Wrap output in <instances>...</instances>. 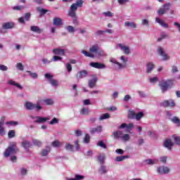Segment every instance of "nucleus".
<instances>
[{
  "label": "nucleus",
  "mask_w": 180,
  "mask_h": 180,
  "mask_svg": "<svg viewBox=\"0 0 180 180\" xmlns=\"http://www.w3.org/2000/svg\"><path fill=\"white\" fill-rule=\"evenodd\" d=\"M15 136V130H10L8 132V139H13Z\"/></svg>",
  "instance_id": "49530a36"
},
{
  "label": "nucleus",
  "mask_w": 180,
  "mask_h": 180,
  "mask_svg": "<svg viewBox=\"0 0 180 180\" xmlns=\"http://www.w3.org/2000/svg\"><path fill=\"white\" fill-rule=\"evenodd\" d=\"M61 60H63V58L61 56H53L51 61H61Z\"/></svg>",
  "instance_id": "603ef678"
},
{
  "label": "nucleus",
  "mask_w": 180,
  "mask_h": 180,
  "mask_svg": "<svg viewBox=\"0 0 180 180\" xmlns=\"http://www.w3.org/2000/svg\"><path fill=\"white\" fill-rule=\"evenodd\" d=\"M58 123V119L54 117L53 119H52V120L49 122V124H57Z\"/></svg>",
  "instance_id": "680f3d73"
},
{
  "label": "nucleus",
  "mask_w": 180,
  "mask_h": 180,
  "mask_svg": "<svg viewBox=\"0 0 180 180\" xmlns=\"http://www.w3.org/2000/svg\"><path fill=\"white\" fill-rule=\"evenodd\" d=\"M158 53L159 55L162 57L163 61H167V60H169V56L164 51V49L162 47H159L158 49Z\"/></svg>",
  "instance_id": "1a4fd4ad"
},
{
  "label": "nucleus",
  "mask_w": 180,
  "mask_h": 180,
  "mask_svg": "<svg viewBox=\"0 0 180 180\" xmlns=\"http://www.w3.org/2000/svg\"><path fill=\"white\" fill-rule=\"evenodd\" d=\"M22 147H24V148L27 149V148H30V147H32V143H30V142H29V141H24L22 143Z\"/></svg>",
  "instance_id": "37998d69"
},
{
  "label": "nucleus",
  "mask_w": 180,
  "mask_h": 180,
  "mask_svg": "<svg viewBox=\"0 0 180 180\" xmlns=\"http://www.w3.org/2000/svg\"><path fill=\"white\" fill-rule=\"evenodd\" d=\"M110 117V114L104 113L99 116L98 120L102 122L103 120H106V119H109Z\"/></svg>",
  "instance_id": "c756f323"
},
{
  "label": "nucleus",
  "mask_w": 180,
  "mask_h": 180,
  "mask_svg": "<svg viewBox=\"0 0 180 180\" xmlns=\"http://www.w3.org/2000/svg\"><path fill=\"white\" fill-rule=\"evenodd\" d=\"M136 144L139 146H143V144H144V139L143 138L139 139Z\"/></svg>",
  "instance_id": "69168bd1"
},
{
  "label": "nucleus",
  "mask_w": 180,
  "mask_h": 180,
  "mask_svg": "<svg viewBox=\"0 0 180 180\" xmlns=\"http://www.w3.org/2000/svg\"><path fill=\"white\" fill-rule=\"evenodd\" d=\"M97 160L101 165H103L105 164V160H106V155H105V153L98 155Z\"/></svg>",
  "instance_id": "f3484780"
},
{
  "label": "nucleus",
  "mask_w": 180,
  "mask_h": 180,
  "mask_svg": "<svg viewBox=\"0 0 180 180\" xmlns=\"http://www.w3.org/2000/svg\"><path fill=\"white\" fill-rule=\"evenodd\" d=\"M84 5V0H77L75 3L72 4L70 6V11L68 12V16L73 18V23H77V10L78 8H82Z\"/></svg>",
  "instance_id": "f257e3e1"
},
{
  "label": "nucleus",
  "mask_w": 180,
  "mask_h": 180,
  "mask_svg": "<svg viewBox=\"0 0 180 180\" xmlns=\"http://www.w3.org/2000/svg\"><path fill=\"white\" fill-rule=\"evenodd\" d=\"M53 147H60V141H55L52 143Z\"/></svg>",
  "instance_id": "774afa93"
},
{
  "label": "nucleus",
  "mask_w": 180,
  "mask_h": 180,
  "mask_svg": "<svg viewBox=\"0 0 180 180\" xmlns=\"http://www.w3.org/2000/svg\"><path fill=\"white\" fill-rule=\"evenodd\" d=\"M32 143L34 146H37V147L41 146V141L37 140V139H33Z\"/></svg>",
  "instance_id": "8fccbe9b"
},
{
  "label": "nucleus",
  "mask_w": 180,
  "mask_h": 180,
  "mask_svg": "<svg viewBox=\"0 0 180 180\" xmlns=\"http://www.w3.org/2000/svg\"><path fill=\"white\" fill-rule=\"evenodd\" d=\"M133 127H134V124L133 123H129V124L123 123L120 126V129H125V131H127V133L131 131V130H133Z\"/></svg>",
  "instance_id": "6e6552de"
},
{
  "label": "nucleus",
  "mask_w": 180,
  "mask_h": 180,
  "mask_svg": "<svg viewBox=\"0 0 180 180\" xmlns=\"http://www.w3.org/2000/svg\"><path fill=\"white\" fill-rule=\"evenodd\" d=\"M127 158H129V156L124 155V156H118L115 158V161L117 162H121V161H124Z\"/></svg>",
  "instance_id": "58836bf2"
},
{
  "label": "nucleus",
  "mask_w": 180,
  "mask_h": 180,
  "mask_svg": "<svg viewBox=\"0 0 180 180\" xmlns=\"http://www.w3.org/2000/svg\"><path fill=\"white\" fill-rule=\"evenodd\" d=\"M159 85L162 92H167V91L168 90V88L169 87V84H168V82L165 80H162L160 82Z\"/></svg>",
  "instance_id": "9b49d317"
},
{
  "label": "nucleus",
  "mask_w": 180,
  "mask_h": 180,
  "mask_svg": "<svg viewBox=\"0 0 180 180\" xmlns=\"http://www.w3.org/2000/svg\"><path fill=\"white\" fill-rule=\"evenodd\" d=\"M167 156H162L160 158V162H162V164H166L167 163Z\"/></svg>",
  "instance_id": "bf43d9fd"
},
{
  "label": "nucleus",
  "mask_w": 180,
  "mask_h": 180,
  "mask_svg": "<svg viewBox=\"0 0 180 180\" xmlns=\"http://www.w3.org/2000/svg\"><path fill=\"white\" fill-rule=\"evenodd\" d=\"M16 68H18V70H20V71H23L24 67H23V65L22 64V63H17Z\"/></svg>",
  "instance_id": "4d7b16f0"
},
{
  "label": "nucleus",
  "mask_w": 180,
  "mask_h": 180,
  "mask_svg": "<svg viewBox=\"0 0 180 180\" xmlns=\"http://www.w3.org/2000/svg\"><path fill=\"white\" fill-rule=\"evenodd\" d=\"M85 179V176L79 175V174H76L75 175V178H68L67 180H82Z\"/></svg>",
  "instance_id": "473e14b6"
},
{
  "label": "nucleus",
  "mask_w": 180,
  "mask_h": 180,
  "mask_svg": "<svg viewBox=\"0 0 180 180\" xmlns=\"http://www.w3.org/2000/svg\"><path fill=\"white\" fill-rule=\"evenodd\" d=\"M0 136H5V128H4V121L0 122Z\"/></svg>",
  "instance_id": "c9c22d12"
},
{
  "label": "nucleus",
  "mask_w": 180,
  "mask_h": 180,
  "mask_svg": "<svg viewBox=\"0 0 180 180\" xmlns=\"http://www.w3.org/2000/svg\"><path fill=\"white\" fill-rule=\"evenodd\" d=\"M124 26L126 27H132V29H136L137 27V25H136V23H134V22L129 21L124 22Z\"/></svg>",
  "instance_id": "c85d7f7f"
},
{
  "label": "nucleus",
  "mask_w": 180,
  "mask_h": 180,
  "mask_svg": "<svg viewBox=\"0 0 180 180\" xmlns=\"http://www.w3.org/2000/svg\"><path fill=\"white\" fill-rule=\"evenodd\" d=\"M88 75V71L86 70H83L79 71L77 75V79H81L82 78H85Z\"/></svg>",
  "instance_id": "dca6fc26"
},
{
  "label": "nucleus",
  "mask_w": 180,
  "mask_h": 180,
  "mask_svg": "<svg viewBox=\"0 0 180 180\" xmlns=\"http://www.w3.org/2000/svg\"><path fill=\"white\" fill-rule=\"evenodd\" d=\"M98 82V77L94 76L91 79L89 80V88H95L96 86V82Z\"/></svg>",
  "instance_id": "2eb2a0df"
},
{
  "label": "nucleus",
  "mask_w": 180,
  "mask_h": 180,
  "mask_svg": "<svg viewBox=\"0 0 180 180\" xmlns=\"http://www.w3.org/2000/svg\"><path fill=\"white\" fill-rule=\"evenodd\" d=\"M159 174H168L169 172V168L165 166L160 167L158 169Z\"/></svg>",
  "instance_id": "6ab92c4d"
},
{
  "label": "nucleus",
  "mask_w": 180,
  "mask_h": 180,
  "mask_svg": "<svg viewBox=\"0 0 180 180\" xmlns=\"http://www.w3.org/2000/svg\"><path fill=\"white\" fill-rule=\"evenodd\" d=\"M171 8V3H167L162 6V8H160L158 11V14L159 16H162V15H165V13H167V11H169Z\"/></svg>",
  "instance_id": "39448f33"
},
{
  "label": "nucleus",
  "mask_w": 180,
  "mask_h": 180,
  "mask_svg": "<svg viewBox=\"0 0 180 180\" xmlns=\"http://www.w3.org/2000/svg\"><path fill=\"white\" fill-rule=\"evenodd\" d=\"M80 115L87 116V115H89V109L86 108H82V110H80Z\"/></svg>",
  "instance_id": "72a5a7b5"
},
{
  "label": "nucleus",
  "mask_w": 180,
  "mask_h": 180,
  "mask_svg": "<svg viewBox=\"0 0 180 180\" xmlns=\"http://www.w3.org/2000/svg\"><path fill=\"white\" fill-rule=\"evenodd\" d=\"M128 117L129 119H136V112H134V110H129L128 112Z\"/></svg>",
  "instance_id": "a19ab883"
},
{
  "label": "nucleus",
  "mask_w": 180,
  "mask_h": 180,
  "mask_svg": "<svg viewBox=\"0 0 180 180\" xmlns=\"http://www.w3.org/2000/svg\"><path fill=\"white\" fill-rule=\"evenodd\" d=\"M65 66L68 72H71L72 71V66L71 65V63H67Z\"/></svg>",
  "instance_id": "13d9d810"
},
{
  "label": "nucleus",
  "mask_w": 180,
  "mask_h": 180,
  "mask_svg": "<svg viewBox=\"0 0 180 180\" xmlns=\"http://www.w3.org/2000/svg\"><path fill=\"white\" fill-rule=\"evenodd\" d=\"M51 148L50 146H47L45 149H42L41 152V155L42 157H46V155H49V153H50Z\"/></svg>",
  "instance_id": "bb28decb"
},
{
  "label": "nucleus",
  "mask_w": 180,
  "mask_h": 180,
  "mask_svg": "<svg viewBox=\"0 0 180 180\" xmlns=\"http://www.w3.org/2000/svg\"><path fill=\"white\" fill-rule=\"evenodd\" d=\"M31 119L34 120V123L38 124L46 123L47 120H50V118L49 117H43L40 116H32Z\"/></svg>",
  "instance_id": "423d86ee"
},
{
  "label": "nucleus",
  "mask_w": 180,
  "mask_h": 180,
  "mask_svg": "<svg viewBox=\"0 0 180 180\" xmlns=\"http://www.w3.org/2000/svg\"><path fill=\"white\" fill-rule=\"evenodd\" d=\"M34 109H35V110L39 112V110H41L43 109V107H41V105H40L39 103H37L36 104H34Z\"/></svg>",
  "instance_id": "5fc2aeb1"
},
{
  "label": "nucleus",
  "mask_w": 180,
  "mask_h": 180,
  "mask_svg": "<svg viewBox=\"0 0 180 180\" xmlns=\"http://www.w3.org/2000/svg\"><path fill=\"white\" fill-rule=\"evenodd\" d=\"M102 132V126H98L97 127L91 128L90 129L91 134H95V133Z\"/></svg>",
  "instance_id": "b1692460"
},
{
  "label": "nucleus",
  "mask_w": 180,
  "mask_h": 180,
  "mask_svg": "<svg viewBox=\"0 0 180 180\" xmlns=\"http://www.w3.org/2000/svg\"><path fill=\"white\" fill-rule=\"evenodd\" d=\"M149 80H150V82H151V84H155V82H157L158 81V77H150Z\"/></svg>",
  "instance_id": "e2e57ef3"
},
{
  "label": "nucleus",
  "mask_w": 180,
  "mask_h": 180,
  "mask_svg": "<svg viewBox=\"0 0 180 180\" xmlns=\"http://www.w3.org/2000/svg\"><path fill=\"white\" fill-rule=\"evenodd\" d=\"M97 146L101 147V148H107L106 144L103 142V141H100L97 143Z\"/></svg>",
  "instance_id": "de8ad7c7"
},
{
  "label": "nucleus",
  "mask_w": 180,
  "mask_h": 180,
  "mask_svg": "<svg viewBox=\"0 0 180 180\" xmlns=\"http://www.w3.org/2000/svg\"><path fill=\"white\" fill-rule=\"evenodd\" d=\"M102 15L108 18H112V16H113V14H112V12L110 11L104 12L102 13Z\"/></svg>",
  "instance_id": "6e6d98bb"
},
{
  "label": "nucleus",
  "mask_w": 180,
  "mask_h": 180,
  "mask_svg": "<svg viewBox=\"0 0 180 180\" xmlns=\"http://www.w3.org/2000/svg\"><path fill=\"white\" fill-rule=\"evenodd\" d=\"M120 60L122 63L116 61L115 60H113V64H115V68L117 71H120V70H124L127 67V61H129V58L124 56H122L120 57Z\"/></svg>",
  "instance_id": "f03ea898"
},
{
  "label": "nucleus",
  "mask_w": 180,
  "mask_h": 180,
  "mask_svg": "<svg viewBox=\"0 0 180 180\" xmlns=\"http://www.w3.org/2000/svg\"><path fill=\"white\" fill-rule=\"evenodd\" d=\"M37 12H39L40 16H43V15H46L47 12H49V10L42 8L41 7H37Z\"/></svg>",
  "instance_id": "2f4dec72"
},
{
  "label": "nucleus",
  "mask_w": 180,
  "mask_h": 180,
  "mask_svg": "<svg viewBox=\"0 0 180 180\" xmlns=\"http://www.w3.org/2000/svg\"><path fill=\"white\" fill-rule=\"evenodd\" d=\"M162 106H170L172 108H174V106H175V103L174 102V100H166L162 103Z\"/></svg>",
  "instance_id": "a211bd4d"
},
{
  "label": "nucleus",
  "mask_w": 180,
  "mask_h": 180,
  "mask_svg": "<svg viewBox=\"0 0 180 180\" xmlns=\"http://www.w3.org/2000/svg\"><path fill=\"white\" fill-rule=\"evenodd\" d=\"M119 138L123 143H127L130 140V135L129 134H125L124 135L120 136Z\"/></svg>",
  "instance_id": "393cba45"
},
{
  "label": "nucleus",
  "mask_w": 180,
  "mask_h": 180,
  "mask_svg": "<svg viewBox=\"0 0 180 180\" xmlns=\"http://www.w3.org/2000/svg\"><path fill=\"white\" fill-rule=\"evenodd\" d=\"M65 149L67 150V151H74V145L71 143H66L65 146Z\"/></svg>",
  "instance_id": "f704fd0d"
},
{
  "label": "nucleus",
  "mask_w": 180,
  "mask_h": 180,
  "mask_svg": "<svg viewBox=\"0 0 180 180\" xmlns=\"http://www.w3.org/2000/svg\"><path fill=\"white\" fill-rule=\"evenodd\" d=\"M90 66L93 67V68H97V70H103V68H106V65H105V64L98 62L91 63Z\"/></svg>",
  "instance_id": "9d476101"
},
{
  "label": "nucleus",
  "mask_w": 180,
  "mask_h": 180,
  "mask_svg": "<svg viewBox=\"0 0 180 180\" xmlns=\"http://www.w3.org/2000/svg\"><path fill=\"white\" fill-rule=\"evenodd\" d=\"M172 139L174 143H176V144H177L178 146H180V136H178L176 135H173Z\"/></svg>",
  "instance_id": "c03bdc74"
},
{
  "label": "nucleus",
  "mask_w": 180,
  "mask_h": 180,
  "mask_svg": "<svg viewBox=\"0 0 180 180\" xmlns=\"http://www.w3.org/2000/svg\"><path fill=\"white\" fill-rule=\"evenodd\" d=\"M53 25L54 26H62L63 25V19L56 17L53 18Z\"/></svg>",
  "instance_id": "aec40b11"
},
{
  "label": "nucleus",
  "mask_w": 180,
  "mask_h": 180,
  "mask_svg": "<svg viewBox=\"0 0 180 180\" xmlns=\"http://www.w3.org/2000/svg\"><path fill=\"white\" fill-rule=\"evenodd\" d=\"M24 106L27 110H33L34 109V104L32 102L27 101L24 104Z\"/></svg>",
  "instance_id": "412c9836"
},
{
  "label": "nucleus",
  "mask_w": 180,
  "mask_h": 180,
  "mask_svg": "<svg viewBox=\"0 0 180 180\" xmlns=\"http://www.w3.org/2000/svg\"><path fill=\"white\" fill-rule=\"evenodd\" d=\"M98 172L101 174H106V172H108V169H106V166L103 165H101L99 170H98Z\"/></svg>",
  "instance_id": "4c0bfd02"
},
{
  "label": "nucleus",
  "mask_w": 180,
  "mask_h": 180,
  "mask_svg": "<svg viewBox=\"0 0 180 180\" xmlns=\"http://www.w3.org/2000/svg\"><path fill=\"white\" fill-rule=\"evenodd\" d=\"M44 103L46 105H53L54 103V101L52 99H46L44 101Z\"/></svg>",
  "instance_id": "0e129e2a"
},
{
  "label": "nucleus",
  "mask_w": 180,
  "mask_h": 180,
  "mask_svg": "<svg viewBox=\"0 0 180 180\" xmlns=\"http://www.w3.org/2000/svg\"><path fill=\"white\" fill-rule=\"evenodd\" d=\"M53 77L54 76L50 73H46L44 75V77L49 81V83L54 79Z\"/></svg>",
  "instance_id": "ea45409f"
},
{
  "label": "nucleus",
  "mask_w": 180,
  "mask_h": 180,
  "mask_svg": "<svg viewBox=\"0 0 180 180\" xmlns=\"http://www.w3.org/2000/svg\"><path fill=\"white\" fill-rule=\"evenodd\" d=\"M18 151H19V149H18V147H16V142H12L10 143L8 148L6 149L4 155L6 157V158H8V157H10V155L16 154Z\"/></svg>",
  "instance_id": "7ed1b4c3"
},
{
  "label": "nucleus",
  "mask_w": 180,
  "mask_h": 180,
  "mask_svg": "<svg viewBox=\"0 0 180 180\" xmlns=\"http://www.w3.org/2000/svg\"><path fill=\"white\" fill-rule=\"evenodd\" d=\"M66 30H68L69 33H75V29L71 25L66 27Z\"/></svg>",
  "instance_id": "09e8293b"
},
{
  "label": "nucleus",
  "mask_w": 180,
  "mask_h": 180,
  "mask_svg": "<svg viewBox=\"0 0 180 180\" xmlns=\"http://www.w3.org/2000/svg\"><path fill=\"white\" fill-rule=\"evenodd\" d=\"M146 68H147V72H151V71L154 70V64H153V63H148L146 65Z\"/></svg>",
  "instance_id": "e433bc0d"
},
{
  "label": "nucleus",
  "mask_w": 180,
  "mask_h": 180,
  "mask_svg": "<svg viewBox=\"0 0 180 180\" xmlns=\"http://www.w3.org/2000/svg\"><path fill=\"white\" fill-rule=\"evenodd\" d=\"M155 22H156V23H159V25L160 26H162V27H165L166 29H168V27H169L168 24L165 23L164 20H161L158 17L155 18Z\"/></svg>",
  "instance_id": "5701e85b"
},
{
  "label": "nucleus",
  "mask_w": 180,
  "mask_h": 180,
  "mask_svg": "<svg viewBox=\"0 0 180 180\" xmlns=\"http://www.w3.org/2000/svg\"><path fill=\"white\" fill-rule=\"evenodd\" d=\"M15 27V23L13 22H4L2 25V29L8 30V29H13Z\"/></svg>",
  "instance_id": "4468645a"
},
{
  "label": "nucleus",
  "mask_w": 180,
  "mask_h": 180,
  "mask_svg": "<svg viewBox=\"0 0 180 180\" xmlns=\"http://www.w3.org/2000/svg\"><path fill=\"white\" fill-rule=\"evenodd\" d=\"M172 123H174L175 124L180 126V120L179 118L177 117H174L173 118L171 119Z\"/></svg>",
  "instance_id": "a18cd8bd"
},
{
  "label": "nucleus",
  "mask_w": 180,
  "mask_h": 180,
  "mask_svg": "<svg viewBox=\"0 0 180 180\" xmlns=\"http://www.w3.org/2000/svg\"><path fill=\"white\" fill-rule=\"evenodd\" d=\"M145 164H146L147 165H154V164H157V162H158V160L157 159H147L146 160H144Z\"/></svg>",
  "instance_id": "a878e982"
},
{
  "label": "nucleus",
  "mask_w": 180,
  "mask_h": 180,
  "mask_svg": "<svg viewBox=\"0 0 180 180\" xmlns=\"http://www.w3.org/2000/svg\"><path fill=\"white\" fill-rule=\"evenodd\" d=\"M8 85H11L12 86H15V88H18V89H20V91H22V89H23V86H21L20 84L15 82L14 80H8Z\"/></svg>",
  "instance_id": "ddd939ff"
},
{
  "label": "nucleus",
  "mask_w": 180,
  "mask_h": 180,
  "mask_svg": "<svg viewBox=\"0 0 180 180\" xmlns=\"http://www.w3.org/2000/svg\"><path fill=\"white\" fill-rule=\"evenodd\" d=\"M27 172H29V171L26 167H21L20 169V175L21 176H26V175H27Z\"/></svg>",
  "instance_id": "7c9ffc66"
},
{
  "label": "nucleus",
  "mask_w": 180,
  "mask_h": 180,
  "mask_svg": "<svg viewBox=\"0 0 180 180\" xmlns=\"http://www.w3.org/2000/svg\"><path fill=\"white\" fill-rule=\"evenodd\" d=\"M31 16H32V14L30 13H26L25 14L24 18H25V20H29L30 19Z\"/></svg>",
  "instance_id": "338daca9"
},
{
  "label": "nucleus",
  "mask_w": 180,
  "mask_h": 180,
  "mask_svg": "<svg viewBox=\"0 0 180 180\" xmlns=\"http://www.w3.org/2000/svg\"><path fill=\"white\" fill-rule=\"evenodd\" d=\"M49 84H51V85L52 86H58V82H57V80H56L54 79Z\"/></svg>",
  "instance_id": "052dcab7"
},
{
  "label": "nucleus",
  "mask_w": 180,
  "mask_h": 180,
  "mask_svg": "<svg viewBox=\"0 0 180 180\" xmlns=\"http://www.w3.org/2000/svg\"><path fill=\"white\" fill-rule=\"evenodd\" d=\"M164 146L167 150H171L174 146V143H172L171 139H167L164 143Z\"/></svg>",
  "instance_id": "4be33fe9"
},
{
  "label": "nucleus",
  "mask_w": 180,
  "mask_h": 180,
  "mask_svg": "<svg viewBox=\"0 0 180 180\" xmlns=\"http://www.w3.org/2000/svg\"><path fill=\"white\" fill-rule=\"evenodd\" d=\"M27 72L29 74L30 77H31V78H33V79H37V77H39V75H37V73L36 72H32L30 70H27Z\"/></svg>",
  "instance_id": "79ce46f5"
},
{
  "label": "nucleus",
  "mask_w": 180,
  "mask_h": 180,
  "mask_svg": "<svg viewBox=\"0 0 180 180\" xmlns=\"http://www.w3.org/2000/svg\"><path fill=\"white\" fill-rule=\"evenodd\" d=\"M143 116H144V113H143V112H140L135 115V119L136 120H140Z\"/></svg>",
  "instance_id": "864d4df0"
},
{
  "label": "nucleus",
  "mask_w": 180,
  "mask_h": 180,
  "mask_svg": "<svg viewBox=\"0 0 180 180\" xmlns=\"http://www.w3.org/2000/svg\"><path fill=\"white\" fill-rule=\"evenodd\" d=\"M91 141V136H89V134H86L84 139V143H85L86 144L89 143V141Z\"/></svg>",
  "instance_id": "3c124183"
},
{
  "label": "nucleus",
  "mask_w": 180,
  "mask_h": 180,
  "mask_svg": "<svg viewBox=\"0 0 180 180\" xmlns=\"http://www.w3.org/2000/svg\"><path fill=\"white\" fill-rule=\"evenodd\" d=\"M117 49H120L124 54H130V48L123 44H117Z\"/></svg>",
  "instance_id": "0eeeda50"
},
{
  "label": "nucleus",
  "mask_w": 180,
  "mask_h": 180,
  "mask_svg": "<svg viewBox=\"0 0 180 180\" xmlns=\"http://www.w3.org/2000/svg\"><path fill=\"white\" fill-rule=\"evenodd\" d=\"M31 32H34V33H41L43 30L40 29L38 26L32 25L30 27Z\"/></svg>",
  "instance_id": "cd10ccee"
},
{
  "label": "nucleus",
  "mask_w": 180,
  "mask_h": 180,
  "mask_svg": "<svg viewBox=\"0 0 180 180\" xmlns=\"http://www.w3.org/2000/svg\"><path fill=\"white\" fill-rule=\"evenodd\" d=\"M98 50L99 46H98V44H95L89 49L90 52H88L85 50H82V53L84 54L86 57H90V58H95V54L98 53Z\"/></svg>",
  "instance_id": "20e7f679"
},
{
  "label": "nucleus",
  "mask_w": 180,
  "mask_h": 180,
  "mask_svg": "<svg viewBox=\"0 0 180 180\" xmlns=\"http://www.w3.org/2000/svg\"><path fill=\"white\" fill-rule=\"evenodd\" d=\"M52 53H53L55 56H65V50L61 48L53 49L52 50Z\"/></svg>",
  "instance_id": "f8f14e48"
}]
</instances>
